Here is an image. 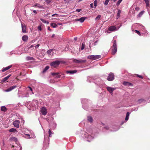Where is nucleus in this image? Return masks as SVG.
Listing matches in <instances>:
<instances>
[{"mask_svg":"<svg viewBox=\"0 0 150 150\" xmlns=\"http://www.w3.org/2000/svg\"><path fill=\"white\" fill-rule=\"evenodd\" d=\"M38 28L39 30L40 31L41 30L42 28H41V26L40 25L38 26Z\"/></svg>","mask_w":150,"mask_h":150,"instance_id":"obj_45","label":"nucleus"},{"mask_svg":"<svg viewBox=\"0 0 150 150\" xmlns=\"http://www.w3.org/2000/svg\"><path fill=\"white\" fill-rule=\"evenodd\" d=\"M92 78L90 77H88L87 79V81L89 82H92Z\"/></svg>","mask_w":150,"mask_h":150,"instance_id":"obj_34","label":"nucleus"},{"mask_svg":"<svg viewBox=\"0 0 150 150\" xmlns=\"http://www.w3.org/2000/svg\"><path fill=\"white\" fill-rule=\"evenodd\" d=\"M34 42V41L33 40H32L31 41V43H33Z\"/></svg>","mask_w":150,"mask_h":150,"instance_id":"obj_63","label":"nucleus"},{"mask_svg":"<svg viewBox=\"0 0 150 150\" xmlns=\"http://www.w3.org/2000/svg\"><path fill=\"white\" fill-rule=\"evenodd\" d=\"M52 50H53V49H50L48 50L47 51V53L49 56L51 55V52Z\"/></svg>","mask_w":150,"mask_h":150,"instance_id":"obj_25","label":"nucleus"},{"mask_svg":"<svg viewBox=\"0 0 150 150\" xmlns=\"http://www.w3.org/2000/svg\"><path fill=\"white\" fill-rule=\"evenodd\" d=\"M123 84L125 86H132V84L126 81L124 82Z\"/></svg>","mask_w":150,"mask_h":150,"instance_id":"obj_17","label":"nucleus"},{"mask_svg":"<svg viewBox=\"0 0 150 150\" xmlns=\"http://www.w3.org/2000/svg\"><path fill=\"white\" fill-rule=\"evenodd\" d=\"M107 90L110 93H112L113 91L116 89L115 88H112L110 87H107Z\"/></svg>","mask_w":150,"mask_h":150,"instance_id":"obj_10","label":"nucleus"},{"mask_svg":"<svg viewBox=\"0 0 150 150\" xmlns=\"http://www.w3.org/2000/svg\"><path fill=\"white\" fill-rule=\"evenodd\" d=\"M44 143H46V136L45 134H44Z\"/></svg>","mask_w":150,"mask_h":150,"instance_id":"obj_47","label":"nucleus"},{"mask_svg":"<svg viewBox=\"0 0 150 150\" xmlns=\"http://www.w3.org/2000/svg\"><path fill=\"white\" fill-rule=\"evenodd\" d=\"M17 86H11L9 88H8L6 89L3 90V91L4 92H10L13 90L16 87H17Z\"/></svg>","mask_w":150,"mask_h":150,"instance_id":"obj_6","label":"nucleus"},{"mask_svg":"<svg viewBox=\"0 0 150 150\" xmlns=\"http://www.w3.org/2000/svg\"><path fill=\"white\" fill-rule=\"evenodd\" d=\"M17 86H11L9 88H8L6 89L3 90V91L4 92H10L13 90L16 87H17Z\"/></svg>","mask_w":150,"mask_h":150,"instance_id":"obj_7","label":"nucleus"},{"mask_svg":"<svg viewBox=\"0 0 150 150\" xmlns=\"http://www.w3.org/2000/svg\"><path fill=\"white\" fill-rule=\"evenodd\" d=\"M101 16L100 15H98L96 18L95 19H99L100 18Z\"/></svg>","mask_w":150,"mask_h":150,"instance_id":"obj_46","label":"nucleus"},{"mask_svg":"<svg viewBox=\"0 0 150 150\" xmlns=\"http://www.w3.org/2000/svg\"><path fill=\"white\" fill-rule=\"evenodd\" d=\"M139 9H140L139 8V7H136L135 8V9L136 11H139Z\"/></svg>","mask_w":150,"mask_h":150,"instance_id":"obj_49","label":"nucleus"},{"mask_svg":"<svg viewBox=\"0 0 150 150\" xmlns=\"http://www.w3.org/2000/svg\"><path fill=\"white\" fill-rule=\"evenodd\" d=\"M20 122L18 120H16L13 122V124L14 126L16 128H18L19 127Z\"/></svg>","mask_w":150,"mask_h":150,"instance_id":"obj_9","label":"nucleus"},{"mask_svg":"<svg viewBox=\"0 0 150 150\" xmlns=\"http://www.w3.org/2000/svg\"><path fill=\"white\" fill-rule=\"evenodd\" d=\"M146 4V7H148L149 6V0H144Z\"/></svg>","mask_w":150,"mask_h":150,"instance_id":"obj_21","label":"nucleus"},{"mask_svg":"<svg viewBox=\"0 0 150 150\" xmlns=\"http://www.w3.org/2000/svg\"><path fill=\"white\" fill-rule=\"evenodd\" d=\"M86 136L85 137H86L88 139H93V137L92 136H91L90 135H88L87 133L86 134Z\"/></svg>","mask_w":150,"mask_h":150,"instance_id":"obj_20","label":"nucleus"},{"mask_svg":"<svg viewBox=\"0 0 150 150\" xmlns=\"http://www.w3.org/2000/svg\"><path fill=\"white\" fill-rule=\"evenodd\" d=\"M60 61L56 60L51 63L50 65L51 66L56 67L60 64Z\"/></svg>","mask_w":150,"mask_h":150,"instance_id":"obj_3","label":"nucleus"},{"mask_svg":"<svg viewBox=\"0 0 150 150\" xmlns=\"http://www.w3.org/2000/svg\"><path fill=\"white\" fill-rule=\"evenodd\" d=\"M137 77H139V78H141V79L143 78V77L141 75H139L138 74H137Z\"/></svg>","mask_w":150,"mask_h":150,"instance_id":"obj_48","label":"nucleus"},{"mask_svg":"<svg viewBox=\"0 0 150 150\" xmlns=\"http://www.w3.org/2000/svg\"><path fill=\"white\" fill-rule=\"evenodd\" d=\"M12 66V65H10L4 68L2 70V72H4L6 70H7L9 69L10 68H11V67Z\"/></svg>","mask_w":150,"mask_h":150,"instance_id":"obj_15","label":"nucleus"},{"mask_svg":"<svg viewBox=\"0 0 150 150\" xmlns=\"http://www.w3.org/2000/svg\"><path fill=\"white\" fill-rule=\"evenodd\" d=\"M129 112H127L126 114V116L125 117V120L127 121L129 118Z\"/></svg>","mask_w":150,"mask_h":150,"instance_id":"obj_24","label":"nucleus"},{"mask_svg":"<svg viewBox=\"0 0 150 150\" xmlns=\"http://www.w3.org/2000/svg\"><path fill=\"white\" fill-rule=\"evenodd\" d=\"M85 19H75L76 21H79L80 23H82L84 21Z\"/></svg>","mask_w":150,"mask_h":150,"instance_id":"obj_32","label":"nucleus"},{"mask_svg":"<svg viewBox=\"0 0 150 150\" xmlns=\"http://www.w3.org/2000/svg\"><path fill=\"white\" fill-rule=\"evenodd\" d=\"M48 133L49 134V137H51V134H53V133L51 132L50 129H49L48 131Z\"/></svg>","mask_w":150,"mask_h":150,"instance_id":"obj_36","label":"nucleus"},{"mask_svg":"<svg viewBox=\"0 0 150 150\" xmlns=\"http://www.w3.org/2000/svg\"><path fill=\"white\" fill-rule=\"evenodd\" d=\"M97 42V41H96L94 43H93V45H96V43Z\"/></svg>","mask_w":150,"mask_h":150,"instance_id":"obj_54","label":"nucleus"},{"mask_svg":"<svg viewBox=\"0 0 150 150\" xmlns=\"http://www.w3.org/2000/svg\"><path fill=\"white\" fill-rule=\"evenodd\" d=\"M139 28H141L142 29L143 32H145L146 31V30H145V29H144V27L142 25H140L139 26Z\"/></svg>","mask_w":150,"mask_h":150,"instance_id":"obj_28","label":"nucleus"},{"mask_svg":"<svg viewBox=\"0 0 150 150\" xmlns=\"http://www.w3.org/2000/svg\"><path fill=\"white\" fill-rule=\"evenodd\" d=\"M33 7H37L40 8H43V6L38 3H36L35 4L33 5Z\"/></svg>","mask_w":150,"mask_h":150,"instance_id":"obj_14","label":"nucleus"},{"mask_svg":"<svg viewBox=\"0 0 150 150\" xmlns=\"http://www.w3.org/2000/svg\"><path fill=\"white\" fill-rule=\"evenodd\" d=\"M144 101V100L143 99H141L139 100L138 101V102L139 103H141L142 102Z\"/></svg>","mask_w":150,"mask_h":150,"instance_id":"obj_44","label":"nucleus"},{"mask_svg":"<svg viewBox=\"0 0 150 150\" xmlns=\"http://www.w3.org/2000/svg\"><path fill=\"white\" fill-rule=\"evenodd\" d=\"M41 112L42 114L43 115H46L47 112V109L45 107H43L41 108Z\"/></svg>","mask_w":150,"mask_h":150,"instance_id":"obj_13","label":"nucleus"},{"mask_svg":"<svg viewBox=\"0 0 150 150\" xmlns=\"http://www.w3.org/2000/svg\"><path fill=\"white\" fill-rule=\"evenodd\" d=\"M135 33H137L139 35H141L140 33L139 32V31L138 30H135Z\"/></svg>","mask_w":150,"mask_h":150,"instance_id":"obj_41","label":"nucleus"},{"mask_svg":"<svg viewBox=\"0 0 150 150\" xmlns=\"http://www.w3.org/2000/svg\"><path fill=\"white\" fill-rule=\"evenodd\" d=\"M41 21L44 23H46L48 24L49 23V22L47 21H46L45 19H40Z\"/></svg>","mask_w":150,"mask_h":150,"instance_id":"obj_33","label":"nucleus"},{"mask_svg":"<svg viewBox=\"0 0 150 150\" xmlns=\"http://www.w3.org/2000/svg\"><path fill=\"white\" fill-rule=\"evenodd\" d=\"M88 120L90 122H92L93 121V119L91 116H88Z\"/></svg>","mask_w":150,"mask_h":150,"instance_id":"obj_29","label":"nucleus"},{"mask_svg":"<svg viewBox=\"0 0 150 150\" xmlns=\"http://www.w3.org/2000/svg\"><path fill=\"white\" fill-rule=\"evenodd\" d=\"M113 46L112 48V54L114 55L117 52V45L116 44V40H114L113 42Z\"/></svg>","mask_w":150,"mask_h":150,"instance_id":"obj_1","label":"nucleus"},{"mask_svg":"<svg viewBox=\"0 0 150 150\" xmlns=\"http://www.w3.org/2000/svg\"><path fill=\"white\" fill-rule=\"evenodd\" d=\"M55 36V34H53L52 36V38H53Z\"/></svg>","mask_w":150,"mask_h":150,"instance_id":"obj_59","label":"nucleus"},{"mask_svg":"<svg viewBox=\"0 0 150 150\" xmlns=\"http://www.w3.org/2000/svg\"><path fill=\"white\" fill-rule=\"evenodd\" d=\"M81 9H77L76 10V11L79 12H80L81 11Z\"/></svg>","mask_w":150,"mask_h":150,"instance_id":"obj_51","label":"nucleus"},{"mask_svg":"<svg viewBox=\"0 0 150 150\" xmlns=\"http://www.w3.org/2000/svg\"><path fill=\"white\" fill-rule=\"evenodd\" d=\"M11 140L13 141H14L15 142L17 141V138L16 137H12L11 138Z\"/></svg>","mask_w":150,"mask_h":150,"instance_id":"obj_39","label":"nucleus"},{"mask_svg":"<svg viewBox=\"0 0 150 150\" xmlns=\"http://www.w3.org/2000/svg\"><path fill=\"white\" fill-rule=\"evenodd\" d=\"M94 6H97V1H94Z\"/></svg>","mask_w":150,"mask_h":150,"instance_id":"obj_50","label":"nucleus"},{"mask_svg":"<svg viewBox=\"0 0 150 150\" xmlns=\"http://www.w3.org/2000/svg\"><path fill=\"white\" fill-rule=\"evenodd\" d=\"M34 47V46L33 45H31L29 47H28V49H30Z\"/></svg>","mask_w":150,"mask_h":150,"instance_id":"obj_52","label":"nucleus"},{"mask_svg":"<svg viewBox=\"0 0 150 150\" xmlns=\"http://www.w3.org/2000/svg\"><path fill=\"white\" fill-rule=\"evenodd\" d=\"M121 25L117 28L115 26H112L109 27L108 30L110 31H114L117 30L121 26Z\"/></svg>","mask_w":150,"mask_h":150,"instance_id":"obj_8","label":"nucleus"},{"mask_svg":"<svg viewBox=\"0 0 150 150\" xmlns=\"http://www.w3.org/2000/svg\"><path fill=\"white\" fill-rule=\"evenodd\" d=\"M88 58L90 59L93 60H96L101 58V56L100 55H89L88 57Z\"/></svg>","mask_w":150,"mask_h":150,"instance_id":"obj_2","label":"nucleus"},{"mask_svg":"<svg viewBox=\"0 0 150 150\" xmlns=\"http://www.w3.org/2000/svg\"><path fill=\"white\" fill-rule=\"evenodd\" d=\"M28 88L30 89V90L31 91H32V89L31 87H30L28 86Z\"/></svg>","mask_w":150,"mask_h":150,"instance_id":"obj_55","label":"nucleus"},{"mask_svg":"<svg viewBox=\"0 0 150 150\" xmlns=\"http://www.w3.org/2000/svg\"><path fill=\"white\" fill-rule=\"evenodd\" d=\"M109 1L110 0H106L105 1L104 4L105 5H107L108 4Z\"/></svg>","mask_w":150,"mask_h":150,"instance_id":"obj_40","label":"nucleus"},{"mask_svg":"<svg viewBox=\"0 0 150 150\" xmlns=\"http://www.w3.org/2000/svg\"><path fill=\"white\" fill-rule=\"evenodd\" d=\"M49 69V67L48 66H46L44 70H43V71H42V72L43 73H45L48 69Z\"/></svg>","mask_w":150,"mask_h":150,"instance_id":"obj_26","label":"nucleus"},{"mask_svg":"<svg viewBox=\"0 0 150 150\" xmlns=\"http://www.w3.org/2000/svg\"><path fill=\"white\" fill-rule=\"evenodd\" d=\"M114 79V76L113 73H110L107 78V79L110 81H112Z\"/></svg>","mask_w":150,"mask_h":150,"instance_id":"obj_4","label":"nucleus"},{"mask_svg":"<svg viewBox=\"0 0 150 150\" xmlns=\"http://www.w3.org/2000/svg\"><path fill=\"white\" fill-rule=\"evenodd\" d=\"M48 30H49L51 31V30L50 29V27H48Z\"/></svg>","mask_w":150,"mask_h":150,"instance_id":"obj_61","label":"nucleus"},{"mask_svg":"<svg viewBox=\"0 0 150 150\" xmlns=\"http://www.w3.org/2000/svg\"><path fill=\"white\" fill-rule=\"evenodd\" d=\"M144 12L145 11H142L140 12L138 15V17H141L142 16V15L144 13Z\"/></svg>","mask_w":150,"mask_h":150,"instance_id":"obj_23","label":"nucleus"},{"mask_svg":"<svg viewBox=\"0 0 150 150\" xmlns=\"http://www.w3.org/2000/svg\"><path fill=\"white\" fill-rule=\"evenodd\" d=\"M122 1V0H119L117 3L116 5L118 6Z\"/></svg>","mask_w":150,"mask_h":150,"instance_id":"obj_38","label":"nucleus"},{"mask_svg":"<svg viewBox=\"0 0 150 150\" xmlns=\"http://www.w3.org/2000/svg\"><path fill=\"white\" fill-rule=\"evenodd\" d=\"M50 25L53 28H55L57 26V24H55V23H51Z\"/></svg>","mask_w":150,"mask_h":150,"instance_id":"obj_31","label":"nucleus"},{"mask_svg":"<svg viewBox=\"0 0 150 150\" xmlns=\"http://www.w3.org/2000/svg\"><path fill=\"white\" fill-rule=\"evenodd\" d=\"M47 143H48V142H49V138H47Z\"/></svg>","mask_w":150,"mask_h":150,"instance_id":"obj_60","label":"nucleus"},{"mask_svg":"<svg viewBox=\"0 0 150 150\" xmlns=\"http://www.w3.org/2000/svg\"><path fill=\"white\" fill-rule=\"evenodd\" d=\"M27 6H25V9H26H26H27Z\"/></svg>","mask_w":150,"mask_h":150,"instance_id":"obj_64","label":"nucleus"},{"mask_svg":"<svg viewBox=\"0 0 150 150\" xmlns=\"http://www.w3.org/2000/svg\"><path fill=\"white\" fill-rule=\"evenodd\" d=\"M28 39V36L26 35H23L22 37V40L25 42L27 41Z\"/></svg>","mask_w":150,"mask_h":150,"instance_id":"obj_18","label":"nucleus"},{"mask_svg":"<svg viewBox=\"0 0 150 150\" xmlns=\"http://www.w3.org/2000/svg\"><path fill=\"white\" fill-rule=\"evenodd\" d=\"M11 76V74H9L6 77L4 78L3 79H2L1 80V83H4L6 81H7L8 79Z\"/></svg>","mask_w":150,"mask_h":150,"instance_id":"obj_12","label":"nucleus"},{"mask_svg":"<svg viewBox=\"0 0 150 150\" xmlns=\"http://www.w3.org/2000/svg\"><path fill=\"white\" fill-rule=\"evenodd\" d=\"M121 12V11L120 10H119L118 11V12H117V16L118 17H119L120 16Z\"/></svg>","mask_w":150,"mask_h":150,"instance_id":"obj_37","label":"nucleus"},{"mask_svg":"<svg viewBox=\"0 0 150 150\" xmlns=\"http://www.w3.org/2000/svg\"><path fill=\"white\" fill-rule=\"evenodd\" d=\"M73 62L76 63H83L86 62V59H74L73 60Z\"/></svg>","mask_w":150,"mask_h":150,"instance_id":"obj_5","label":"nucleus"},{"mask_svg":"<svg viewBox=\"0 0 150 150\" xmlns=\"http://www.w3.org/2000/svg\"><path fill=\"white\" fill-rule=\"evenodd\" d=\"M25 136H26V137L27 138H30V135L29 134H25Z\"/></svg>","mask_w":150,"mask_h":150,"instance_id":"obj_42","label":"nucleus"},{"mask_svg":"<svg viewBox=\"0 0 150 150\" xmlns=\"http://www.w3.org/2000/svg\"><path fill=\"white\" fill-rule=\"evenodd\" d=\"M33 12L34 13H35V14H36L37 13V11L36 10H33Z\"/></svg>","mask_w":150,"mask_h":150,"instance_id":"obj_56","label":"nucleus"},{"mask_svg":"<svg viewBox=\"0 0 150 150\" xmlns=\"http://www.w3.org/2000/svg\"><path fill=\"white\" fill-rule=\"evenodd\" d=\"M16 129L14 128H12L9 130V131L11 132H13L16 131Z\"/></svg>","mask_w":150,"mask_h":150,"instance_id":"obj_30","label":"nucleus"},{"mask_svg":"<svg viewBox=\"0 0 150 150\" xmlns=\"http://www.w3.org/2000/svg\"><path fill=\"white\" fill-rule=\"evenodd\" d=\"M40 45L39 44H38L35 46V48L36 49H37L39 47V46Z\"/></svg>","mask_w":150,"mask_h":150,"instance_id":"obj_53","label":"nucleus"},{"mask_svg":"<svg viewBox=\"0 0 150 150\" xmlns=\"http://www.w3.org/2000/svg\"><path fill=\"white\" fill-rule=\"evenodd\" d=\"M1 110L2 111L5 112L7 110V109L4 106H2L1 107Z\"/></svg>","mask_w":150,"mask_h":150,"instance_id":"obj_22","label":"nucleus"},{"mask_svg":"<svg viewBox=\"0 0 150 150\" xmlns=\"http://www.w3.org/2000/svg\"><path fill=\"white\" fill-rule=\"evenodd\" d=\"M60 73H52V74L55 77L57 78H58L60 77V75H59Z\"/></svg>","mask_w":150,"mask_h":150,"instance_id":"obj_16","label":"nucleus"},{"mask_svg":"<svg viewBox=\"0 0 150 150\" xmlns=\"http://www.w3.org/2000/svg\"><path fill=\"white\" fill-rule=\"evenodd\" d=\"M52 125L53 126V127L52 128L54 129L56 127V124L54 123L52 124Z\"/></svg>","mask_w":150,"mask_h":150,"instance_id":"obj_43","label":"nucleus"},{"mask_svg":"<svg viewBox=\"0 0 150 150\" xmlns=\"http://www.w3.org/2000/svg\"><path fill=\"white\" fill-rule=\"evenodd\" d=\"M93 4L92 3L90 4V6H91V7H93Z\"/></svg>","mask_w":150,"mask_h":150,"instance_id":"obj_62","label":"nucleus"},{"mask_svg":"<svg viewBox=\"0 0 150 150\" xmlns=\"http://www.w3.org/2000/svg\"><path fill=\"white\" fill-rule=\"evenodd\" d=\"M77 71L76 70H71V71H67V74H73L76 73Z\"/></svg>","mask_w":150,"mask_h":150,"instance_id":"obj_19","label":"nucleus"},{"mask_svg":"<svg viewBox=\"0 0 150 150\" xmlns=\"http://www.w3.org/2000/svg\"><path fill=\"white\" fill-rule=\"evenodd\" d=\"M22 30L23 33H25L26 32V28L25 24L21 23Z\"/></svg>","mask_w":150,"mask_h":150,"instance_id":"obj_11","label":"nucleus"},{"mask_svg":"<svg viewBox=\"0 0 150 150\" xmlns=\"http://www.w3.org/2000/svg\"><path fill=\"white\" fill-rule=\"evenodd\" d=\"M85 47V44L84 43H82V45L81 48V50H83Z\"/></svg>","mask_w":150,"mask_h":150,"instance_id":"obj_35","label":"nucleus"},{"mask_svg":"<svg viewBox=\"0 0 150 150\" xmlns=\"http://www.w3.org/2000/svg\"><path fill=\"white\" fill-rule=\"evenodd\" d=\"M80 19H86V17H82L81 18H80Z\"/></svg>","mask_w":150,"mask_h":150,"instance_id":"obj_57","label":"nucleus"},{"mask_svg":"<svg viewBox=\"0 0 150 150\" xmlns=\"http://www.w3.org/2000/svg\"><path fill=\"white\" fill-rule=\"evenodd\" d=\"M26 59L28 60H34V58L32 57H26Z\"/></svg>","mask_w":150,"mask_h":150,"instance_id":"obj_27","label":"nucleus"},{"mask_svg":"<svg viewBox=\"0 0 150 150\" xmlns=\"http://www.w3.org/2000/svg\"><path fill=\"white\" fill-rule=\"evenodd\" d=\"M74 39L75 40H76L77 39V37H75L74 38Z\"/></svg>","mask_w":150,"mask_h":150,"instance_id":"obj_58","label":"nucleus"}]
</instances>
